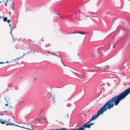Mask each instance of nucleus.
<instances>
[{
  "instance_id": "nucleus-30",
  "label": "nucleus",
  "mask_w": 130,
  "mask_h": 130,
  "mask_svg": "<svg viewBox=\"0 0 130 130\" xmlns=\"http://www.w3.org/2000/svg\"><path fill=\"white\" fill-rule=\"evenodd\" d=\"M35 79V80H36V78H35V79Z\"/></svg>"
},
{
  "instance_id": "nucleus-4",
  "label": "nucleus",
  "mask_w": 130,
  "mask_h": 130,
  "mask_svg": "<svg viewBox=\"0 0 130 130\" xmlns=\"http://www.w3.org/2000/svg\"><path fill=\"white\" fill-rule=\"evenodd\" d=\"M47 93L43 92L41 95L42 98L44 99H45L47 97Z\"/></svg>"
},
{
  "instance_id": "nucleus-10",
  "label": "nucleus",
  "mask_w": 130,
  "mask_h": 130,
  "mask_svg": "<svg viewBox=\"0 0 130 130\" xmlns=\"http://www.w3.org/2000/svg\"><path fill=\"white\" fill-rule=\"evenodd\" d=\"M3 21L4 22L7 21V18L6 17H4L3 18Z\"/></svg>"
},
{
  "instance_id": "nucleus-27",
  "label": "nucleus",
  "mask_w": 130,
  "mask_h": 130,
  "mask_svg": "<svg viewBox=\"0 0 130 130\" xmlns=\"http://www.w3.org/2000/svg\"><path fill=\"white\" fill-rule=\"evenodd\" d=\"M108 13H109L108 12H107V13L106 14H108Z\"/></svg>"
},
{
  "instance_id": "nucleus-24",
  "label": "nucleus",
  "mask_w": 130,
  "mask_h": 130,
  "mask_svg": "<svg viewBox=\"0 0 130 130\" xmlns=\"http://www.w3.org/2000/svg\"><path fill=\"white\" fill-rule=\"evenodd\" d=\"M0 115H2V116L3 115V114H0Z\"/></svg>"
},
{
  "instance_id": "nucleus-31",
  "label": "nucleus",
  "mask_w": 130,
  "mask_h": 130,
  "mask_svg": "<svg viewBox=\"0 0 130 130\" xmlns=\"http://www.w3.org/2000/svg\"><path fill=\"white\" fill-rule=\"evenodd\" d=\"M17 59H18V60H19V59H19V58H18Z\"/></svg>"
},
{
  "instance_id": "nucleus-17",
  "label": "nucleus",
  "mask_w": 130,
  "mask_h": 130,
  "mask_svg": "<svg viewBox=\"0 0 130 130\" xmlns=\"http://www.w3.org/2000/svg\"><path fill=\"white\" fill-rule=\"evenodd\" d=\"M35 52H37V51H34V52H33V53H32L33 54L34 53H35Z\"/></svg>"
},
{
  "instance_id": "nucleus-7",
  "label": "nucleus",
  "mask_w": 130,
  "mask_h": 130,
  "mask_svg": "<svg viewBox=\"0 0 130 130\" xmlns=\"http://www.w3.org/2000/svg\"><path fill=\"white\" fill-rule=\"evenodd\" d=\"M8 122H7V120H6L5 121H0V123H1L2 124H5V123L6 124V123H8Z\"/></svg>"
},
{
  "instance_id": "nucleus-20",
  "label": "nucleus",
  "mask_w": 130,
  "mask_h": 130,
  "mask_svg": "<svg viewBox=\"0 0 130 130\" xmlns=\"http://www.w3.org/2000/svg\"><path fill=\"white\" fill-rule=\"evenodd\" d=\"M4 63V62H0V64H3Z\"/></svg>"
},
{
  "instance_id": "nucleus-29",
  "label": "nucleus",
  "mask_w": 130,
  "mask_h": 130,
  "mask_svg": "<svg viewBox=\"0 0 130 130\" xmlns=\"http://www.w3.org/2000/svg\"><path fill=\"white\" fill-rule=\"evenodd\" d=\"M2 120L1 119L0 120V121H1V120Z\"/></svg>"
},
{
  "instance_id": "nucleus-5",
  "label": "nucleus",
  "mask_w": 130,
  "mask_h": 130,
  "mask_svg": "<svg viewBox=\"0 0 130 130\" xmlns=\"http://www.w3.org/2000/svg\"><path fill=\"white\" fill-rule=\"evenodd\" d=\"M9 119L8 120L9 121V122H8V123H6V125H14V123H10V121H9Z\"/></svg>"
},
{
  "instance_id": "nucleus-37",
  "label": "nucleus",
  "mask_w": 130,
  "mask_h": 130,
  "mask_svg": "<svg viewBox=\"0 0 130 130\" xmlns=\"http://www.w3.org/2000/svg\"><path fill=\"white\" fill-rule=\"evenodd\" d=\"M58 15H59V14H58Z\"/></svg>"
},
{
  "instance_id": "nucleus-6",
  "label": "nucleus",
  "mask_w": 130,
  "mask_h": 130,
  "mask_svg": "<svg viewBox=\"0 0 130 130\" xmlns=\"http://www.w3.org/2000/svg\"><path fill=\"white\" fill-rule=\"evenodd\" d=\"M5 99L7 102H8V101H9L10 100V98H9V97L7 96H6L5 97Z\"/></svg>"
},
{
  "instance_id": "nucleus-19",
  "label": "nucleus",
  "mask_w": 130,
  "mask_h": 130,
  "mask_svg": "<svg viewBox=\"0 0 130 130\" xmlns=\"http://www.w3.org/2000/svg\"><path fill=\"white\" fill-rule=\"evenodd\" d=\"M5 105H6V106H8V104H6Z\"/></svg>"
},
{
  "instance_id": "nucleus-23",
  "label": "nucleus",
  "mask_w": 130,
  "mask_h": 130,
  "mask_svg": "<svg viewBox=\"0 0 130 130\" xmlns=\"http://www.w3.org/2000/svg\"><path fill=\"white\" fill-rule=\"evenodd\" d=\"M9 26L10 27H11V24H10L9 25Z\"/></svg>"
},
{
  "instance_id": "nucleus-1",
  "label": "nucleus",
  "mask_w": 130,
  "mask_h": 130,
  "mask_svg": "<svg viewBox=\"0 0 130 130\" xmlns=\"http://www.w3.org/2000/svg\"><path fill=\"white\" fill-rule=\"evenodd\" d=\"M130 94V87L118 95L112 98L105 103L104 106L101 108L97 112L96 115L92 116L90 121L84 124L80 127L76 129L72 130H85L86 128H89L91 125H93L95 123H90L93 120L96 119L103 112L106 111L107 109H110L112 108L115 105H117L120 102L124 99L128 94Z\"/></svg>"
},
{
  "instance_id": "nucleus-8",
  "label": "nucleus",
  "mask_w": 130,
  "mask_h": 130,
  "mask_svg": "<svg viewBox=\"0 0 130 130\" xmlns=\"http://www.w3.org/2000/svg\"><path fill=\"white\" fill-rule=\"evenodd\" d=\"M87 33V32H82V31H79L78 33L82 35L85 34Z\"/></svg>"
},
{
  "instance_id": "nucleus-2",
  "label": "nucleus",
  "mask_w": 130,
  "mask_h": 130,
  "mask_svg": "<svg viewBox=\"0 0 130 130\" xmlns=\"http://www.w3.org/2000/svg\"><path fill=\"white\" fill-rule=\"evenodd\" d=\"M6 2H5V4L6 6H11L12 10L13 11L14 9V2L12 1H11L10 0L8 1V0H6Z\"/></svg>"
},
{
  "instance_id": "nucleus-13",
  "label": "nucleus",
  "mask_w": 130,
  "mask_h": 130,
  "mask_svg": "<svg viewBox=\"0 0 130 130\" xmlns=\"http://www.w3.org/2000/svg\"><path fill=\"white\" fill-rule=\"evenodd\" d=\"M50 54H53V55H54L56 56H57V57H58V56H57L54 53H50Z\"/></svg>"
},
{
  "instance_id": "nucleus-22",
  "label": "nucleus",
  "mask_w": 130,
  "mask_h": 130,
  "mask_svg": "<svg viewBox=\"0 0 130 130\" xmlns=\"http://www.w3.org/2000/svg\"><path fill=\"white\" fill-rule=\"evenodd\" d=\"M8 61H7L6 62H4V63H8Z\"/></svg>"
},
{
  "instance_id": "nucleus-38",
  "label": "nucleus",
  "mask_w": 130,
  "mask_h": 130,
  "mask_svg": "<svg viewBox=\"0 0 130 130\" xmlns=\"http://www.w3.org/2000/svg\"><path fill=\"white\" fill-rule=\"evenodd\" d=\"M18 40L19 41V39H18Z\"/></svg>"
},
{
  "instance_id": "nucleus-15",
  "label": "nucleus",
  "mask_w": 130,
  "mask_h": 130,
  "mask_svg": "<svg viewBox=\"0 0 130 130\" xmlns=\"http://www.w3.org/2000/svg\"><path fill=\"white\" fill-rule=\"evenodd\" d=\"M31 52H32V51L31 50L28 53V54H30L31 53Z\"/></svg>"
},
{
  "instance_id": "nucleus-18",
  "label": "nucleus",
  "mask_w": 130,
  "mask_h": 130,
  "mask_svg": "<svg viewBox=\"0 0 130 130\" xmlns=\"http://www.w3.org/2000/svg\"><path fill=\"white\" fill-rule=\"evenodd\" d=\"M59 56H60V59L61 60L62 58H61V55H60Z\"/></svg>"
},
{
  "instance_id": "nucleus-16",
  "label": "nucleus",
  "mask_w": 130,
  "mask_h": 130,
  "mask_svg": "<svg viewBox=\"0 0 130 130\" xmlns=\"http://www.w3.org/2000/svg\"><path fill=\"white\" fill-rule=\"evenodd\" d=\"M64 18V17L63 16H61L59 17V18L60 19V18Z\"/></svg>"
},
{
  "instance_id": "nucleus-35",
  "label": "nucleus",
  "mask_w": 130,
  "mask_h": 130,
  "mask_svg": "<svg viewBox=\"0 0 130 130\" xmlns=\"http://www.w3.org/2000/svg\"><path fill=\"white\" fill-rule=\"evenodd\" d=\"M16 59H15V61H16Z\"/></svg>"
},
{
  "instance_id": "nucleus-26",
  "label": "nucleus",
  "mask_w": 130,
  "mask_h": 130,
  "mask_svg": "<svg viewBox=\"0 0 130 130\" xmlns=\"http://www.w3.org/2000/svg\"><path fill=\"white\" fill-rule=\"evenodd\" d=\"M15 63H18V62H15Z\"/></svg>"
},
{
  "instance_id": "nucleus-3",
  "label": "nucleus",
  "mask_w": 130,
  "mask_h": 130,
  "mask_svg": "<svg viewBox=\"0 0 130 130\" xmlns=\"http://www.w3.org/2000/svg\"><path fill=\"white\" fill-rule=\"evenodd\" d=\"M61 98L62 102L63 103L67 102V101L69 100V98L65 95H62Z\"/></svg>"
},
{
  "instance_id": "nucleus-25",
  "label": "nucleus",
  "mask_w": 130,
  "mask_h": 130,
  "mask_svg": "<svg viewBox=\"0 0 130 130\" xmlns=\"http://www.w3.org/2000/svg\"><path fill=\"white\" fill-rule=\"evenodd\" d=\"M10 13H11L10 11V12H9V14H10Z\"/></svg>"
},
{
  "instance_id": "nucleus-21",
  "label": "nucleus",
  "mask_w": 130,
  "mask_h": 130,
  "mask_svg": "<svg viewBox=\"0 0 130 130\" xmlns=\"http://www.w3.org/2000/svg\"><path fill=\"white\" fill-rule=\"evenodd\" d=\"M47 53H48V54H49V53H51V52H48V51H47Z\"/></svg>"
},
{
  "instance_id": "nucleus-9",
  "label": "nucleus",
  "mask_w": 130,
  "mask_h": 130,
  "mask_svg": "<svg viewBox=\"0 0 130 130\" xmlns=\"http://www.w3.org/2000/svg\"><path fill=\"white\" fill-rule=\"evenodd\" d=\"M42 119H43L41 118H38L36 119V120L37 121H39L40 120H41Z\"/></svg>"
},
{
  "instance_id": "nucleus-36",
  "label": "nucleus",
  "mask_w": 130,
  "mask_h": 130,
  "mask_svg": "<svg viewBox=\"0 0 130 130\" xmlns=\"http://www.w3.org/2000/svg\"><path fill=\"white\" fill-rule=\"evenodd\" d=\"M79 55V54H78V55Z\"/></svg>"
},
{
  "instance_id": "nucleus-12",
  "label": "nucleus",
  "mask_w": 130,
  "mask_h": 130,
  "mask_svg": "<svg viewBox=\"0 0 130 130\" xmlns=\"http://www.w3.org/2000/svg\"><path fill=\"white\" fill-rule=\"evenodd\" d=\"M79 32L77 31H75L73 33V34L78 33Z\"/></svg>"
},
{
  "instance_id": "nucleus-34",
  "label": "nucleus",
  "mask_w": 130,
  "mask_h": 130,
  "mask_svg": "<svg viewBox=\"0 0 130 130\" xmlns=\"http://www.w3.org/2000/svg\"><path fill=\"white\" fill-rule=\"evenodd\" d=\"M115 46H114L113 47V48H114L115 47Z\"/></svg>"
},
{
  "instance_id": "nucleus-28",
  "label": "nucleus",
  "mask_w": 130,
  "mask_h": 130,
  "mask_svg": "<svg viewBox=\"0 0 130 130\" xmlns=\"http://www.w3.org/2000/svg\"><path fill=\"white\" fill-rule=\"evenodd\" d=\"M6 89H7V90H9V89H7V88Z\"/></svg>"
},
{
  "instance_id": "nucleus-14",
  "label": "nucleus",
  "mask_w": 130,
  "mask_h": 130,
  "mask_svg": "<svg viewBox=\"0 0 130 130\" xmlns=\"http://www.w3.org/2000/svg\"><path fill=\"white\" fill-rule=\"evenodd\" d=\"M8 23H9L10 22V20L9 19L7 21Z\"/></svg>"
},
{
  "instance_id": "nucleus-11",
  "label": "nucleus",
  "mask_w": 130,
  "mask_h": 130,
  "mask_svg": "<svg viewBox=\"0 0 130 130\" xmlns=\"http://www.w3.org/2000/svg\"><path fill=\"white\" fill-rule=\"evenodd\" d=\"M7 109H5V107H4L2 109V110L3 111H6Z\"/></svg>"
},
{
  "instance_id": "nucleus-33",
  "label": "nucleus",
  "mask_w": 130,
  "mask_h": 130,
  "mask_svg": "<svg viewBox=\"0 0 130 130\" xmlns=\"http://www.w3.org/2000/svg\"><path fill=\"white\" fill-rule=\"evenodd\" d=\"M0 19H1V16H0Z\"/></svg>"
},
{
  "instance_id": "nucleus-32",
  "label": "nucleus",
  "mask_w": 130,
  "mask_h": 130,
  "mask_svg": "<svg viewBox=\"0 0 130 130\" xmlns=\"http://www.w3.org/2000/svg\"><path fill=\"white\" fill-rule=\"evenodd\" d=\"M11 35H12V34H11Z\"/></svg>"
}]
</instances>
